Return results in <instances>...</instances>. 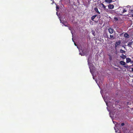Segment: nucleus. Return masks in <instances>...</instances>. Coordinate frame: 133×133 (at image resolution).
<instances>
[{
    "label": "nucleus",
    "instance_id": "nucleus-1",
    "mask_svg": "<svg viewBox=\"0 0 133 133\" xmlns=\"http://www.w3.org/2000/svg\"><path fill=\"white\" fill-rule=\"evenodd\" d=\"M123 8L119 7L117 9V12L118 14L122 15L123 13Z\"/></svg>",
    "mask_w": 133,
    "mask_h": 133
},
{
    "label": "nucleus",
    "instance_id": "nucleus-2",
    "mask_svg": "<svg viewBox=\"0 0 133 133\" xmlns=\"http://www.w3.org/2000/svg\"><path fill=\"white\" fill-rule=\"evenodd\" d=\"M121 40H119L118 41H116V42L115 44V48H116L117 46L118 45H119L121 44Z\"/></svg>",
    "mask_w": 133,
    "mask_h": 133
},
{
    "label": "nucleus",
    "instance_id": "nucleus-3",
    "mask_svg": "<svg viewBox=\"0 0 133 133\" xmlns=\"http://www.w3.org/2000/svg\"><path fill=\"white\" fill-rule=\"evenodd\" d=\"M126 60L127 63L130 62L131 64H133L132 62V61L130 58H126Z\"/></svg>",
    "mask_w": 133,
    "mask_h": 133
},
{
    "label": "nucleus",
    "instance_id": "nucleus-4",
    "mask_svg": "<svg viewBox=\"0 0 133 133\" xmlns=\"http://www.w3.org/2000/svg\"><path fill=\"white\" fill-rule=\"evenodd\" d=\"M114 6L113 4H109L108 6V8L109 9H112L114 8Z\"/></svg>",
    "mask_w": 133,
    "mask_h": 133
},
{
    "label": "nucleus",
    "instance_id": "nucleus-5",
    "mask_svg": "<svg viewBox=\"0 0 133 133\" xmlns=\"http://www.w3.org/2000/svg\"><path fill=\"white\" fill-rule=\"evenodd\" d=\"M107 37L108 38H109V39H114V36L113 35H110V38L109 37H108V36L107 35Z\"/></svg>",
    "mask_w": 133,
    "mask_h": 133
},
{
    "label": "nucleus",
    "instance_id": "nucleus-6",
    "mask_svg": "<svg viewBox=\"0 0 133 133\" xmlns=\"http://www.w3.org/2000/svg\"><path fill=\"white\" fill-rule=\"evenodd\" d=\"M108 31L110 33V34H112L113 32V29L111 28H110L108 29Z\"/></svg>",
    "mask_w": 133,
    "mask_h": 133
},
{
    "label": "nucleus",
    "instance_id": "nucleus-7",
    "mask_svg": "<svg viewBox=\"0 0 133 133\" xmlns=\"http://www.w3.org/2000/svg\"><path fill=\"white\" fill-rule=\"evenodd\" d=\"M124 37L126 38H128L129 37V35L127 33H125L124 34Z\"/></svg>",
    "mask_w": 133,
    "mask_h": 133
},
{
    "label": "nucleus",
    "instance_id": "nucleus-8",
    "mask_svg": "<svg viewBox=\"0 0 133 133\" xmlns=\"http://www.w3.org/2000/svg\"><path fill=\"white\" fill-rule=\"evenodd\" d=\"M94 10L98 14H100V12L98 11V9L97 8H94Z\"/></svg>",
    "mask_w": 133,
    "mask_h": 133
},
{
    "label": "nucleus",
    "instance_id": "nucleus-9",
    "mask_svg": "<svg viewBox=\"0 0 133 133\" xmlns=\"http://www.w3.org/2000/svg\"><path fill=\"white\" fill-rule=\"evenodd\" d=\"M119 63L121 65H126L125 63L123 61H120Z\"/></svg>",
    "mask_w": 133,
    "mask_h": 133
},
{
    "label": "nucleus",
    "instance_id": "nucleus-10",
    "mask_svg": "<svg viewBox=\"0 0 133 133\" xmlns=\"http://www.w3.org/2000/svg\"><path fill=\"white\" fill-rule=\"evenodd\" d=\"M97 16V15H95L92 16L91 17V20L93 21H94V19L95 18V17Z\"/></svg>",
    "mask_w": 133,
    "mask_h": 133
},
{
    "label": "nucleus",
    "instance_id": "nucleus-11",
    "mask_svg": "<svg viewBox=\"0 0 133 133\" xmlns=\"http://www.w3.org/2000/svg\"><path fill=\"white\" fill-rule=\"evenodd\" d=\"M120 57L123 59H125L126 57V55H124L123 54H122L120 56Z\"/></svg>",
    "mask_w": 133,
    "mask_h": 133
},
{
    "label": "nucleus",
    "instance_id": "nucleus-12",
    "mask_svg": "<svg viewBox=\"0 0 133 133\" xmlns=\"http://www.w3.org/2000/svg\"><path fill=\"white\" fill-rule=\"evenodd\" d=\"M101 5H102V8H103L105 10L106 9V6H105L102 3L101 4Z\"/></svg>",
    "mask_w": 133,
    "mask_h": 133
},
{
    "label": "nucleus",
    "instance_id": "nucleus-13",
    "mask_svg": "<svg viewBox=\"0 0 133 133\" xmlns=\"http://www.w3.org/2000/svg\"><path fill=\"white\" fill-rule=\"evenodd\" d=\"M120 52L121 53H125V51L122 50V49H120Z\"/></svg>",
    "mask_w": 133,
    "mask_h": 133
},
{
    "label": "nucleus",
    "instance_id": "nucleus-14",
    "mask_svg": "<svg viewBox=\"0 0 133 133\" xmlns=\"http://www.w3.org/2000/svg\"><path fill=\"white\" fill-rule=\"evenodd\" d=\"M105 1L106 2L110 3L112 2V0H105Z\"/></svg>",
    "mask_w": 133,
    "mask_h": 133
},
{
    "label": "nucleus",
    "instance_id": "nucleus-15",
    "mask_svg": "<svg viewBox=\"0 0 133 133\" xmlns=\"http://www.w3.org/2000/svg\"><path fill=\"white\" fill-rule=\"evenodd\" d=\"M132 42H129L128 44V46H131V45H132Z\"/></svg>",
    "mask_w": 133,
    "mask_h": 133
},
{
    "label": "nucleus",
    "instance_id": "nucleus-16",
    "mask_svg": "<svg viewBox=\"0 0 133 133\" xmlns=\"http://www.w3.org/2000/svg\"><path fill=\"white\" fill-rule=\"evenodd\" d=\"M123 13H125V12H127V10H126L125 9H124L123 8Z\"/></svg>",
    "mask_w": 133,
    "mask_h": 133
},
{
    "label": "nucleus",
    "instance_id": "nucleus-17",
    "mask_svg": "<svg viewBox=\"0 0 133 133\" xmlns=\"http://www.w3.org/2000/svg\"><path fill=\"white\" fill-rule=\"evenodd\" d=\"M109 59L110 61H111L112 59V57H111V56L110 55H109Z\"/></svg>",
    "mask_w": 133,
    "mask_h": 133
},
{
    "label": "nucleus",
    "instance_id": "nucleus-18",
    "mask_svg": "<svg viewBox=\"0 0 133 133\" xmlns=\"http://www.w3.org/2000/svg\"><path fill=\"white\" fill-rule=\"evenodd\" d=\"M114 19L115 21H117L118 19V18L115 17L114 18Z\"/></svg>",
    "mask_w": 133,
    "mask_h": 133
},
{
    "label": "nucleus",
    "instance_id": "nucleus-19",
    "mask_svg": "<svg viewBox=\"0 0 133 133\" xmlns=\"http://www.w3.org/2000/svg\"><path fill=\"white\" fill-rule=\"evenodd\" d=\"M130 13H131L132 14H133V10H131L130 11Z\"/></svg>",
    "mask_w": 133,
    "mask_h": 133
},
{
    "label": "nucleus",
    "instance_id": "nucleus-20",
    "mask_svg": "<svg viewBox=\"0 0 133 133\" xmlns=\"http://www.w3.org/2000/svg\"><path fill=\"white\" fill-rule=\"evenodd\" d=\"M125 125L124 123H122L121 124V125L123 126Z\"/></svg>",
    "mask_w": 133,
    "mask_h": 133
},
{
    "label": "nucleus",
    "instance_id": "nucleus-21",
    "mask_svg": "<svg viewBox=\"0 0 133 133\" xmlns=\"http://www.w3.org/2000/svg\"><path fill=\"white\" fill-rule=\"evenodd\" d=\"M132 62L133 64H132L131 66L133 67V56L132 57Z\"/></svg>",
    "mask_w": 133,
    "mask_h": 133
},
{
    "label": "nucleus",
    "instance_id": "nucleus-22",
    "mask_svg": "<svg viewBox=\"0 0 133 133\" xmlns=\"http://www.w3.org/2000/svg\"><path fill=\"white\" fill-rule=\"evenodd\" d=\"M69 29L71 31L72 29V28L70 27H69Z\"/></svg>",
    "mask_w": 133,
    "mask_h": 133
},
{
    "label": "nucleus",
    "instance_id": "nucleus-23",
    "mask_svg": "<svg viewBox=\"0 0 133 133\" xmlns=\"http://www.w3.org/2000/svg\"><path fill=\"white\" fill-rule=\"evenodd\" d=\"M128 67V65H124V67L125 68H127Z\"/></svg>",
    "mask_w": 133,
    "mask_h": 133
},
{
    "label": "nucleus",
    "instance_id": "nucleus-24",
    "mask_svg": "<svg viewBox=\"0 0 133 133\" xmlns=\"http://www.w3.org/2000/svg\"><path fill=\"white\" fill-rule=\"evenodd\" d=\"M92 34L94 36H95V32H92Z\"/></svg>",
    "mask_w": 133,
    "mask_h": 133
},
{
    "label": "nucleus",
    "instance_id": "nucleus-25",
    "mask_svg": "<svg viewBox=\"0 0 133 133\" xmlns=\"http://www.w3.org/2000/svg\"><path fill=\"white\" fill-rule=\"evenodd\" d=\"M56 8L57 9H59V7L57 6H56Z\"/></svg>",
    "mask_w": 133,
    "mask_h": 133
},
{
    "label": "nucleus",
    "instance_id": "nucleus-26",
    "mask_svg": "<svg viewBox=\"0 0 133 133\" xmlns=\"http://www.w3.org/2000/svg\"><path fill=\"white\" fill-rule=\"evenodd\" d=\"M90 72H91V74H92V71L90 69Z\"/></svg>",
    "mask_w": 133,
    "mask_h": 133
},
{
    "label": "nucleus",
    "instance_id": "nucleus-27",
    "mask_svg": "<svg viewBox=\"0 0 133 133\" xmlns=\"http://www.w3.org/2000/svg\"><path fill=\"white\" fill-rule=\"evenodd\" d=\"M123 33H122V34H120V36H122V35L123 34Z\"/></svg>",
    "mask_w": 133,
    "mask_h": 133
},
{
    "label": "nucleus",
    "instance_id": "nucleus-28",
    "mask_svg": "<svg viewBox=\"0 0 133 133\" xmlns=\"http://www.w3.org/2000/svg\"><path fill=\"white\" fill-rule=\"evenodd\" d=\"M131 69H132V71H133V68H132Z\"/></svg>",
    "mask_w": 133,
    "mask_h": 133
},
{
    "label": "nucleus",
    "instance_id": "nucleus-29",
    "mask_svg": "<svg viewBox=\"0 0 133 133\" xmlns=\"http://www.w3.org/2000/svg\"><path fill=\"white\" fill-rule=\"evenodd\" d=\"M89 58L88 59V63H89Z\"/></svg>",
    "mask_w": 133,
    "mask_h": 133
},
{
    "label": "nucleus",
    "instance_id": "nucleus-30",
    "mask_svg": "<svg viewBox=\"0 0 133 133\" xmlns=\"http://www.w3.org/2000/svg\"><path fill=\"white\" fill-rule=\"evenodd\" d=\"M53 1V3H54V0H52Z\"/></svg>",
    "mask_w": 133,
    "mask_h": 133
},
{
    "label": "nucleus",
    "instance_id": "nucleus-31",
    "mask_svg": "<svg viewBox=\"0 0 133 133\" xmlns=\"http://www.w3.org/2000/svg\"><path fill=\"white\" fill-rule=\"evenodd\" d=\"M65 26H66V25H65Z\"/></svg>",
    "mask_w": 133,
    "mask_h": 133
},
{
    "label": "nucleus",
    "instance_id": "nucleus-32",
    "mask_svg": "<svg viewBox=\"0 0 133 133\" xmlns=\"http://www.w3.org/2000/svg\"><path fill=\"white\" fill-rule=\"evenodd\" d=\"M120 124V123H119V124Z\"/></svg>",
    "mask_w": 133,
    "mask_h": 133
}]
</instances>
